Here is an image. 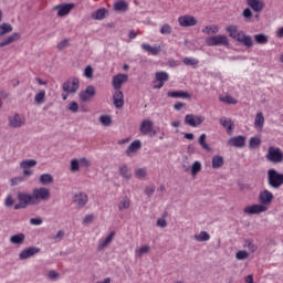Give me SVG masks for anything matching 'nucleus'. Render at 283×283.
I'll return each mask as SVG.
<instances>
[{"label":"nucleus","instance_id":"nucleus-1","mask_svg":"<svg viewBox=\"0 0 283 283\" xmlns=\"http://www.w3.org/2000/svg\"><path fill=\"white\" fill-rule=\"evenodd\" d=\"M226 30L229 32V36L234 39V41H238L245 48H253V38H251V35H247L244 31H239L238 25H228Z\"/></svg>","mask_w":283,"mask_h":283},{"label":"nucleus","instance_id":"nucleus-2","mask_svg":"<svg viewBox=\"0 0 283 283\" xmlns=\"http://www.w3.org/2000/svg\"><path fill=\"white\" fill-rule=\"evenodd\" d=\"M268 185L271 189H280L283 185V174H280L274 168L268 170Z\"/></svg>","mask_w":283,"mask_h":283},{"label":"nucleus","instance_id":"nucleus-3","mask_svg":"<svg viewBox=\"0 0 283 283\" xmlns=\"http://www.w3.org/2000/svg\"><path fill=\"white\" fill-rule=\"evenodd\" d=\"M266 161L273 165H280L283 163V151L280 147L270 146L265 155Z\"/></svg>","mask_w":283,"mask_h":283},{"label":"nucleus","instance_id":"nucleus-4","mask_svg":"<svg viewBox=\"0 0 283 283\" xmlns=\"http://www.w3.org/2000/svg\"><path fill=\"white\" fill-rule=\"evenodd\" d=\"M18 200L19 203L14 205L15 211H19V209H27V207H30L32 205H36L33 195H30L28 192H19Z\"/></svg>","mask_w":283,"mask_h":283},{"label":"nucleus","instance_id":"nucleus-5","mask_svg":"<svg viewBox=\"0 0 283 283\" xmlns=\"http://www.w3.org/2000/svg\"><path fill=\"white\" fill-rule=\"evenodd\" d=\"M206 44L209 48H216L219 45H229V38L227 35L218 34L206 39Z\"/></svg>","mask_w":283,"mask_h":283},{"label":"nucleus","instance_id":"nucleus-6","mask_svg":"<svg viewBox=\"0 0 283 283\" xmlns=\"http://www.w3.org/2000/svg\"><path fill=\"white\" fill-rule=\"evenodd\" d=\"M32 196L35 205H39L41 201H45L50 199V189L45 187L34 188Z\"/></svg>","mask_w":283,"mask_h":283},{"label":"nucleus","instance_id":"nucleus-7","mask_svg":"<svg viewBox=\"0 0 283 283\" xmlns=\"http://www.w3.org/2000/svg\"><path fill=\"white\" fill-rule=\"evenodd\" d=\"M78 87H81V82L76 77L64 82L62 85V90L63 92H66V94H76L78 92Z\"/></svg>","mask_w":283,"mask_h":283},{"label":"nucleus","instance_id":"nucleus-8","mask_svg":"<svg viewBox=\"0 0 283 283\" xmlns=\"http://www.w3.org/2000/svg\"><path fill=\"white\" fill-rule=\"evenodd\" d=\"M9 126L12 129H19V127H23L25 125V117L19 113H15L8 117Z\"/></svg>","mask_w":283,"mask_h":283},{"label":"nucleus","instance_id":"nucleus-9","mask_svg":"<svg viewBox=\"0 0 283 283\" xmlns=\"http://www.w3.org/2000/svg\"><path fill=\"white\" fill-rule=\"evenodd\" d=\"M265 211H269V207L263 206L261 203L247 206L243 209V213H247L248 216H259V213H264Z\"/></svg>","mask_w":283,"mask_h":283},{"label":"nucleus","instance_id":"nucleus-10","mask_svg":"<svg viewBox=\"0 0 283 283\" xmlns=\"http://www.w3.org/2000/svg\"><path fill=\"white\" fill-rule=\"evenodd\" d=\"M139 132L142 136H156V130H154V122L150 119H144L140 124Z\"/></svg>","mask_w":283,"mask_h":283},{"label":"nucleus","instance_id":"nucleus-11","mask_svg":"<svg viewBox=\"0 0 283 283\" xmlns=\"http://www.w3.org/2000/svg\"><path fill=\"white\" fill-rule=\"evenodd\" d=\"M178 23L180 28H193V25H198V20L191 14H185L178 18Z\"/></svg>","mask_w":283,"mask_h":283},{"label":"nucleus","instance_id":"nucleus-12","mask_svg":"<svg viewBox=\"0 0 283 283\" xmlns=\"http://www.w3.org/2000/svg\"><path fill=\"white\" fill-rule=\"evenodd\" d=\"M205 123V117L201 115L188 114L185 117V124L190 127H198Z\"/></svg>","mask_w":283,"mask_h":283},{"label":"nucleus","instance_id":"nucleus-13","mask_svg":"<svg viewBox=\"0 0 283 283\" xmlns=\"http://www.w3.org/2000/svg\"><path fill=\"white\" fill-rule=\"evenodd\" d=\"M93 96H96V88L93 85H88L84 91H81L78 94L80 101L82 103H87Z\"/></svg>","mask_w":283,"mask_h":283},{"label":"nucleus","instance_id":"nucleus-14","mask_svg":"<svg viewBox=\"0 0 283 283\" xmlns=\"http://www.w3.org/2000/svg\"><path fill=\"white\" fill-rule=\"evenodd\" d=\"M273 192H271L269 189H264L259 193V202L263 207H269L271 202H273Z\"/></svg>","mask_w":283,"mask_h":283},{"label":"nucleus","instance_id":"nucleus-15","mask_svg":"<svg viewBox=\"0 0 283 283\" xmlns=\"http://www.w3.org/2000/svg\"><path fill=\"white\" fill-rule=\"evenodd\" d=\"M88 200L90 198L85 192H77L73 196V205H75V207H78V209H83V207L87 205Z\"/></svg>","mask_w":283,"mask_h":283},{"label":"nucleus","instance_id":"nucleus-16","mask_svg":"<svg viewBox=\"0 0 283 283\" xmlns=\"http://www.w3.org/2000/svg\"><path fill=\"white\" fill-rule=\"evenodd\" d=\"M36 253H41V249L36 247H29L20 252L19 258L20 260H30V258H34Z\"/></svg>","mask_w":283,"mask_h":283},{"label":"nucleus","instance_id":"nucleus-17","mask_svg":"<svg viewBox=\"0 0 283 283\" xmlns=\"http://www.w3.org/2000/svg\"><path fill=\"white\" fill-rule=\"evenodd\" d=\"M129 76L127 74H117L115 76H113V87L114 90H120V87H123V83H127Z\"/></svg>","mask_w":283,"mask_h":283},{"label":"nucleus","instance_id":"nucleus-18","mask_svg":"<svg viewBox=\"0 0 283 283\" xmlns=\"http://www.w3.org/2000/svg\"><path fill=\"white\" fill-rule=\"evenodd\" d=\"M113 105L117 108L120 109L123 105H125V95L122 93L120 90H115L113 94Z\"/></svg>","mask_w":283,"mask_h":283},{"label":"nucleus","instance_id":"nucleus-19","mask_svg":"<svg viewBox=\"0 0 283 283\" xmlns=\"http://www.w3.org/2000/svg\"><path fill=\"white\" fill-rule=\"evenodd\" d=\"M229 147H237V148H242L244 145H247V137L239 135L235 137H231L228 140Z\"/></svg>","mask_w":283,"mask_h":283},{"label":"nucleus","instance_id":"nucleus-20","mask_svg":"<svg viewBox=\"0 0 283 283\" xmlns=\"http://www.w3.org/2000/svg\"><path fill=\"white\" fill-rule=\"evenodd\" d=\"M140 48L142 50H144V52H147V54H150V56H158V54H160L163 50L160 45L151 46L149 43H143Z\"/></svg>","mask_w":283,"mask_h":283},{"label":"nucleus","instance_id":"nucleus-21","mask_svg":"<svg viewBox=\"0 0 283 283\" xmlns=\"http://www.w3.org/2000/svg\"><path fill=\"white\" fill-rule=\"evenodd\" d=\"M219 123L222 127H224V129L227 130L228 136H232L233 135V127H234V123L233 120H231V118L229 117H221L219 119Z\"/></svg>","mask_w":283,"mask_h":283},{"label":"nucleus","instance_id":"nucleus-22","mask_svg":"<svg viewBox=\"0 0 283 283\" xmlns=\"http://www.w3.org/2000/svg\"><path fill=\"white\" fill-rule=\"evenodd\" d=\"M115 235H116V232L113 231L105 239H99L97 250L103 251V249H107L109 244H112Z\"/></svg>","mask_w":283,"mask_h":283},{"label":"nucleus","instance_id":"nucleus-23","mask_svg":"<svg viewBox=\"0 0 283 283\" xmlns=\"http://www.w3.org/2000/svg\"><path fill=\"white\" fill-rule=\"evenodd\" d=\"M55 10H57V17H65L66 14H70L72 10H74V3L56 6Z\"/></svg>","mask_w":283,"mask_h":283},{"label":"nucleus","instance_id":"nucleus-24","mask_svg":"<svg viewBox=\"0 0 283 283\" xmlns=\"http://www.w3.org/2000/svg\"><path fill=\"white\" fill-rule=\"evenodd\" d=\"M247 4L253 12H262L264 10V0H245Z\"/></svg>","mask_w":283,"mask_h":283},{"label":"nucleus","instance_id":"nucleus-25","mask_svg":"<svg viewBox=\"0 0 283 283\" xmlns=\"http://www.w3.org/2000/svg\"><path fill=\"white\" fill-rule=\"evenodd\" d=\"M142 147L143 143L140 142V139L134 140L126 149V156H129L130 154H136V151H139Z\"/></svg>","mask_w":283,"mask_h":283},{"label":"nucleus","instance_id":"nucleus-26","mask_svg":"<svg viewBox=\"0 0 283 283\" xmlns=\"http://www.w3.org/2000/svg\"><path fill=\"white\" fill-rule=\"evenodd\" d=\"M168 98H191V94L185 91H169Z\"/></svg>","mask_w":283,"mask_h":283},{"label":"nucleus","instance_id":"nucleus-27","mask_svg":"<svg viewBox=\"0 0 283 283\" xmlns=\"http://www.w3.org/2000/svg\"><path fill=\"white\" fill-rule=\"evenodd\" d=\"M105 17H107V9L105 8L98 9L91 14V18L93 19V21H103Z\"/></svg>","mask_w":283,"mask_h":283},{"label":"nucleus","instance_id":"nucleus-28","mask_svg":"<svg viewBox=\"0 0 283 283\" xmlns=\"http://www.w3.org/2000/svg\"><path fill=\"white\" fill-rule=\"evenodd\" d=\"M243 249H247L249 253H255L258 252V244L253 242V239H245L243 241Z\"/></svg>","mask_w":283,"mask_h":283},{"label":"nucleus","instance_id":"nucleus-29","mask_svg":"<svg viewBox=\"0 0 283 283\" xmlns=\"http://www.w3.org/2000/svg\"><path fill=\"white\" fill-rule=\"evenodd\" d=\"M151 251V248L149 245H142L139 248L135 249V258L137 260H140V258H143V255H147V253H149Z\"/></svg>","mask_w":283,"mask_h":283},{"label":"nucleus","instance_id":"nucleus-30","mask_svg":"<svg viewBox=\"0 0 283 283\" xmlns=\"http://www.w3.org/2000/svg\"><path fill=\"white\" fill-rule=\"evenodd\" d=\"M20 39H21V33H13L8 39L0 42V48H6V45H10L11 43L19 41Z\"/></svg>","mask_w":283,"mask_h":283},{"label":"nucleus","instance_id":"nucleus-31","mask_svg":"<svg viewBox=\"0 0 283 283\" xmlns=\"http://www.w3.org/2000/svg\"><path fill=\"white\" fill-rule=\"evenodd\" d=\"M169 81V73L159 71L155 73V83H167Z\"/></svg>","mask_w":283,"mask_h":283},{"label":"nucleus","instance_id":"nucleus-32","mask_svg":"<svg viewBox=\"0 0 283 283\" xmlns=\"http://www.w3.org/2000/svg\"><path fill=\"white\" fill-rule=\"evenodd\" d=\"M118 171L124 180H132V171L127 165L119 166Z\"/></svg>","mask_w":283,"mask_h":283},{"label":"nucleus","instance_id":"nucleus-33","mask_svg":"<svg viewBox=\"0 0 283 283\" xmlns=\"http://www.w3.org/2000/svg\"><path fill=\"white\" fill-rule=\"evenodd\" d=\"M25 242V234L18 233L10 237V243L11 244H18L21 245Z\"/></svg>","mask_w":283,"mask_h":283},{"label":"nucleus","instance_id":"nucleus-34","mask_svg":"<svg viewBox=\"0 0 283 283\" xmlns=\"http://www.w3.org/2000/svg\"><path fill=\"white\" fill-rule=\"evenodd\" d=\"M115 12H127L129 10V4L126 1L120 0L114 3Z\"/></svg>","mask_w":283,"mask_h":283},{"label":"nucleus","instance_id":"nucleus-35","mask_svg":"<svg viewBox=\"0 0 283 283\" xmlns=\"http://www.w3.org/2000/svg\"><path fill=\"white\" fill-rule=\"evenodd\" d=\"M224 166V157L214 155L212 157V169H220V167Z\"/></svg>","mask_w":283,"mask_h":283},{"label":"nucleus","instance_id":"nucleus-36","mask_svg":"<svg viewBox=\"0 0 283 283\" xmlns=\"http://www.w3.org/2000/svg\"><path fill=\"white\" fill-rule=\"evenodd\" d=\"M254 41L258 43V45H266V43H269V35L264 33L255 34Z\"/></svg>","mask_w":283,"mask_h":283},{"label":"nucleus","instance_id":"nucleus-37","mask_svg":"<svg viewBox=\"0 0 283 283\" xmlns=\"http://www.w3.org/2000/svg\"><path fill=\"white\" fill-rule=\"evenodd\" d=\"M193 239L197 242H209L211 240V235L208 234L207 231H201L199 234H195Z\"/></svg>","mask_w":283,"mask_h":283},{"label":"nucleus","instance_id":"nucleus-38","mask_svg":"<svg viewBox=\"0 0 283 283\" xmlns=\"http://www.w3.org/2000/svg\"><path fill=\"white\" fill-rule=\"evenodd\" d=\"M130 205H132V200H129L128 197H124L119 200L118 210L125 211L126 209H129Z\"/></svg>","mask_w":283,"mask_h":283},{"label":"nucleus","instance_id":"nucleus-39","mask_svg":"<svg viewBox=\"0 0 283 283\" xmlns=\"http://www.w3.org/2000/svg\"><path fill=\"white\" fill-rule=\"evenodd\" d=\"M14 30L10 23L3 22L0 24V36H6V34H10Z\"/></svg>","mask_w":283,"mask_h":283},{"label":"nucleus","instance_id":"nucleus-40","mask_svg":"<svg viewBox=\"0 0 283 283\" xmlns=\"http://www.w3.org/2000/svg\"><path fill=\"white\" fill-rule=\"evenodd\" d=\"M32 167H36V160L35 159H27L22 160L20 163L21 169H32Z\"/></svg>","mask_w":283,"mask_h":283},{"label":"nucleus","instance_id":"nucleus-41","mask_svg":"<svg viewBox=\"0 0 283 283\" xmlns=\"http://www.w3.org/2000/svg\"><path fill=\"white\" fill-rule=\"evenodd\" d=\"M54 182V177L50 174H43L40 176V184L41 185H52Z\"/></svg>","mask_w":283,"mask_h":283},{"label":"nucleus","instance_id":"nucleus-42","mask_svg":"<svg viewBox=\"0 0 283 283\" xmlns=\"http://www.w3.org/2000/svg\"><path fill=\"white\" fill-rule=\"evenodd\" d=\"M254 127L262 129L264 127V115L262 113H258L254 119Z\"/></svg>","mask_w":283,"mask_h":283},{"label":"nucleus","instance_id":"nucleus-43","mask_svg":"<svg viewBox=\"0 0 283 283\" xmlns=\"http://www.w3.org/2000/svg\"><path fill=\"white\" fill-rule=\"evenodd\" d=\"M34 103L36 105H43V103H45V91L44 90H42L35 94Z\"/></svg>","mask_w":283,"mask_h":283},{"label":"nucleus","instance_id":"nucleus-44","mask_svg":"<svg viewBox=\"0 0 283 283\" xmlns=\"http://www.w3.org/2000/svg\"><path fill=\"white\" fill-rule=\"evenodd\" d=\"M199 145L205 149L206 151H211V146L207 144V134H202L199 137Z\"/></svg>","mask_w":283,"mask_h":283},{"label":"nucleus","instance_id":"nucleus-45","mask_svg":"<svg viewBox=\"0 0 283 283\" xmlns=\"http://www.w3.org/2000/svg\"><path fill=\"white\" fill-rule=\"evenodd\" d=\"M221 103H226L227 105H235L238 99L233 98L231 95H224L219 97Z\"/></svg>","mask_w":283,"mask_h":283},{"label":"nucleus","instance_id":"nucleus-46","mask_svg":"<svg viewBox=\"0 0 283 283\" xmlns=\"http://www.w3.org/2000/svg\"><path fill=\"white\" fill-rule=\"evenodd\" d=\"M203 34H218L220 32V28L217 25H210L202 29Z\"/></svg>","mask_w":283,"mask_h":283},{"label":"nucleus","instance_id":"nucleus-47","mask_svg":"<svg viewBox=\"0 0 283 283\" xmlns=\"http://www.w3.org/2000/svg\"><path fill=\"white\" fill-rule=\"evenodd\" d=\"M260 145H262V140L260 139V137H251L250 138V142H249L250 149H255V148L260 147Z\"/></svg>","mask_w":283,"mask_h":283},{"label":"nucleus","instance_id":"nucleus-48","mask_svg":"<svg viewBox=\"0 0 283 283\" xmlns=\"http://www.w3.org/2000/svg\"><path fill=\"white\" fill-rule=\"evenodd\" d=\"M199 171H202V164L200 161H195L191 167V176H196Z\"/></svg>","mask_w":283,"mask_h":283},{"label":"nucleus","instance_id":"nucleus-49","mask_svg":"<svg viewBox=\"0 0 283 283\" xmlns=\"http://www.w3.org/2000/svg\"><path fill=\"white\" fill-rule=\"evenodd\" d=\"M99 123L104 125V127H109V125H112V117L109 115H101Z\"/></svg>","mask_w":283,"mask_h":283},{"label":"nucleus","instance_id":"nucleus-50","mask_svg":"<svg viewBox=\"0 0 283 283\" xmlns=\"http://www.w3.org/2000/svg\"><path fill=\"white\" fill-rule=\"evenodd\" d=\"M78 169H81V164H80L78 159H72L71 160V171L73 174H76V171H78Z\"/></svg>","mask_w":283,"mask_h":283},{"label":"nucleus","instance_id":"nucleus-51","mask_svg":"<svg viewBox=\"0 0 283 283\" xmlns=\"http://www.w3.org/2000/svg\"><path fill=\"white\" fill-rule=\"evenodd\" d=\"M135 176H136V178H139V180H143V178H146V177H147V169H145V168H138V169L135 171Z\"/></svg>","mask_w":283,"mask_h":283},{"label":"nucleus","instance_id":"nucleus-52","mask_svg":"<svg viewBox=\"0 0 283 283\" xmlns=\"http://www.w3.org/2000/svg\"><path fill=\"white\" fill-rule=\"evenodd\" d=\"M25 178L24 177H13L10 180L11 187H17V185H21V182H24Z\"/></svg>","mask_w":283,"mask_h":283},{"label":"nucleus","instance_id":"nucleus-53","mask_svg":"<svg viewBox=\"0 0 283 283\" xmlns=\"http://www.w3.org/2000/svg\"><path fill=\"white\" fill-rule=\"evenodd\" d=\"M237 260H247L249 258V252L245 250H240L235 254Z\"/></svg>","mask_w":283,"mask_h":283},{"label":"nucleus","instance_id":"nucleus-54","mask_svg":"<svg viewBox=\"0 0 283 283\" xmlns=\"http://www.w3.org/2000/svg\"><path fill=\"white\" fill-rule=\"evenodd\" d=\"M85 78H93L94 77V69L92 66H86L84 70Z\"/></svg>","mask_w":283,"mask_h":283},{"label":"nucleus","instance_id":"nucleus-55","mask_svg":"<svg viewBox=\"0 0 283 283\" xmlns=\"http://www.w3.org/2000/svg\"><path fill=\"white\" fill-rule=\"evenodd\" d=\"M14 206V197L12 195H8L4 199V207H13Z\"/></svg>","mask_w":283,"mask_h":283},{"label":"nucleus","instance_id":"nucleus-56","mask_svg":"<svg viewBox=\"0 0 283 283\" xmlns=\"http://www.w3.org/2000/svg\"><path fill=\"white\" fill-rule=\"evenodd\" d=\"M171 32H172L171 25H169L168 23L164 24L160 28V34H171Z\"/></svg>","mask_w":283,"mask_h":283},{"label":"nucleus","instance_id":"nucleus-57","mask_svg":"<svg viewBox=\"0 0 283 283\" xmlns=\"http://www.w3.org/2000/svg\"><path fill=\"white\" fill-rule=\"evenodd\" d=\"M182 62L185 65H198L199 63L198 60L193 57H185Z\"/></svg>","mask_w":283,"mask_h":283},{"label":"nucleus","instance_id":"nucleus-58","mask_svg":"<svg viewBox=\"0 0 283 283\" xmlns=\"http://www.w3.org/2000/svg\"><path fill=\"white\" fill-rule=\"evenodd\" d=\"M63 238H65V231L60 230L54 237H52V240H55V242H61Z\"/></svg>","mask_w":283,"mask_h":283},{"label":"nucleus","instance_id":"nucleus-59","mask_svg":"<svg viewBox=\"0 0 283 283\" xmlns=\"http://www.w3.org/2000/svg\"><path fill=\"white\" fill-rule=\"evenodd\" d=\"M80 163V167H84L85 169H87V167H90L92 165V163L90 161V159L83 157L78 160Z\"/></svg>","mask_w":283,"mask_h":283},{"label":"nucleus","instance_id":"nucleus-60","mask_svg":"<svg viewBox=\"0 0 283 283\" xmlns=\"http://www.w3.org/2000/svg\"><path fill=\"white\" fill-rule=\"evenodd\" d=\"M67 109H70V112H73V114H76V112H78V103L71 102L67 106Z\"/></svg>","mask_w":283,"mask_h":283},{"label":"nucleus","instance_id":"nucleus-61","mask_svg":"<svg viewBox=\"0 0 283 283\" xmlns=\"http://www.w3.org/2000/svg\"><path fill=\"white\" fill-rule=\"evenodd\" d=\"M70 46V40L65 39L57 43V50H65V48Z\"/></svg>","mask_w":283,"mask_h":283},{"label":"nucleus","instance_id":"nucleus-62","mask_svg":"<svg viewBox=\"0 0 283 283\" xmlns=\"http://www.w3.org/2000/svg\"><path fill=\"white\" fill-rule=\"evenodd\" d=\"M30 224H33V227H41L43 224V219L41 218H31Z\"/></svg>","mask_w":283,"mask_h":283},{"label":"nucleus","instance_id":"nucleus-63","mask_svg":"<svg viewBox=\"0 0 283 283\" xmlns=\"http://www.w3.org/2000/svg\"><path fill=\"white\" fill-rule=\"evenodd\" d=\"M59 277H60L59 272H56L54 270L49 271V273H48L49 280H59Z\"/></svg>","mask_w":283,"mask_h":283},{"label":"nucleus","instance_id":"nucleus-64","mask_svg":"<svg viewBox=\"0 0 283 283\" xmlns=\"http://www.w3.org/2000/svg\"><path fill=\"white\" fill-rule=\"evenodd\" d=\"M242 14L248 21H251V18L253 17V12L249 8L244 9Z\"/></svg>","mask_w":283,"mask_h":283}]
</instances>
